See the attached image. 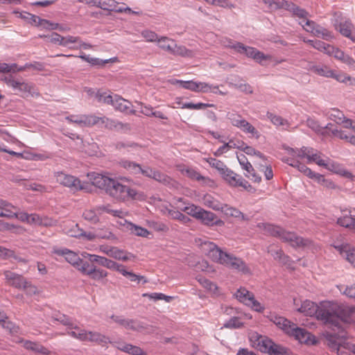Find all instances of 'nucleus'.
<instances>
[{
  "label": "nucleus",
  "instance_id": "8fccbe9b",
  "mask_svg": "<svg viewBox=\"0 0 355 355\" xmlns=\"http://www.w3.org/2000/svg\"><path fill=\"white\" fill-rule=\"evenodd\" d=\"M206 161L211 167L215 168L220 175H222L225 169L227 168L222 161L213 157H209L206 159Z\"/></svg>",
  "mask_w": 355,
  "mask_h": 355
},
{
  "label": "nucleus",
  "instance_id": "f704fd0d",
  "mask_svg": "<svg viewBox=\"0 0 355 355\" xmlns=\"http://www.w3.org/2000/svg\"><path fill=\"white\" fill-rule=\"evenodd\" d=\"M236 128L241 129L245 133L251 134L256 139H259L260 137V133L257 130V129L244 119L241 121Z\"/></svg>",
  "mask_w": 355,
  "mask_h": 355
},
{
  "label": "nucleus",
  "instance_id": "0eeeda50",
  "mask_svg": "<svg viewBox=\"0 0 355 355\" xmlns=\"http://www.w3.org/2000/svg\"><path fill=\"white\" fill-rule=\"evenodd\" d=\"M6 85L11 87L16 94L21 97L33 96L35 94L38 95L36 92L34 85L32 83L24 80L21 78H15L11 75L5 76L3 78Z\"/></svg>",
  "mask_w": 355,
  "mask_h": 355
},
{
  "label": "nucleus",
  "instance_id": "6ab92c4d",
  "mask_svg": "<svg viewBox=\"0 0 355 355\" xmlns=\"http://www.w3.org/2000/svg\"><path fill=\"white\" fill-rule=\"evenodd\" d=\"M354 25L350 20H345L335 25L336 29L344 37H348L355 43V36L352 35Z\"/></svg>",
  "mask_w": 355,
  "mask_h": 355
},
{
  "label": "nucleus",
  "instance_id": "c756f323",
  "mask_svg": "<svg viewBox=\"0 0 355 355\" xmlns=\"http://www.w3.org/2000/svg\"><path fill=\"white\" fill-rule=\"evenodd\" d=\"M24 347L28 350L33 351L35 353H40L44 355L49 354V350L40 344L39 343L33 342L31 340H26L24 342Z\"/></svg>",
  "mask_w": 355,
  "mask_h": 355
},
{
  "label": "nucleus",
  "instance_id": "c9c22d12",
  "mask_svg": "<svg viewBox=\"0 0 355 355\" xmlns=\"http://www.w3.org/2000/svg\"><path fill=\"white\" fill-rule=\"evenodd\" d=\"M123 225L126 226V228L130 230L132 234L136 236L148 238L150 234V232L146 229L136 225L135 223H123Z\"/></svg>",
  "mask_w": 355,
  "mask_h": 355
},
{
  "label": "nucleus",
  "instance_id": "c85d7f7f",
  "mask_svg": "<svg viewBox=\"0 0 355 355\" xmlns=\"http://www.w3.org/2000/svg\"><path fill=\"white\" fill-rule=\"evenodd\" d=\"M66 334L80 341L84 342L85 340H87L86 330L81 329L75 323L72 325V327H69V329L67 330Z\"/></svg>",
  "mask_w": 355,
  "mask_h": 355
},
{
  "label": "nucleus",
  "instance_id": "7c9ffc66",
  "mask_svg": "<svg viewBox=\"0 0 355 355\" xmlns=\"http://www.w3.org/2000/svg\"><path fill=\"white\" fill-rule=\"evenodd\" d=\"M221 176L230 186L234 187H237V184L239 183V179L241 178V175L235 173L228 168L225 169Z\"/></svg>",
  "mask_w": 355,
  "mask_h": 355
},
{
  "label": "nucleus",
  "instance_id": "f3484780",
  "mask_svg": "<svg viewBox=\"0 0 355 355\" xmlns=\"http://www.w3.org/2000/svg\"><path fill=\"white\" fill-rule=\"evenodd\" d=\"M5 277L8 284L15 288H24L26 287L27 282L20 275L10 271H6Z\"/></svg>",
  "mask_w": 355,
  "mask_h": 355
},
{
  "label": "nucleus",
  "instance_id": "69168bd1",
  "mask_svg": "<svg viewBox=\"0 0 355 355\" xmlns=\"http://www.w3.org/2000/svg\"><path fill=\"white\" fill-rule=\"evenodd\" d=\"M308 162H313L320 166H327L326 161L321 158L320 155L318 153H314L313 151L311 153V155H308Z\"/></svg>",
  "mask_w": 355,
  "mask_h": 355
},
{
  "label": "nucleus",
  "instance_id": "6e6d98bb",
  "mask_svg": "<svg viewBox=\"0 0 355 355\" xmlns=\"http://www.w3.org/2000/svg\"><path fill=\"white\" fill-rule=\"evenodd\" d=\"M107 272L101 268H98L96 266H94V268H92V270L90 271V274L89 275V277L94 280H100L105 277H107Z\"/></svg>",
  "mask_w": 355,
  "mask_h": 355
},
{
  "label": "nucleus",
  "instance_id": "bb28decb",
  "mask_svg": "<svg viewBox=\"0 0 355 355\" xmlns=\"http://www.w3.org/2000/svg\"><path fill=\"white\" fill-rule=\"evenodd\" d=\"M119 164L121 167L123 168L130 173L133 175H139V171H141L140 164L128 159H121L119 162Z\"/></svg>",
  "mask_w": 355,
  "mask_h": 355
},
{
  "label": "nucleus",
  "instance_id": "a19ab883",
  "mask_svg": "<svg viewBox=\"0 0 355 355\" xmlns=\"http://www.w3.org/2000/svg\"><path fill=\"white\" fill-rule=\"evenodd\" d=\"M110 257L125 261L131 259V258H133L134 256L131 253L125 252L117 248L116 247H114Z\"/></svg>",
  "mask_w": 355,
  "mask_h": 355
},
{
  "label": "nucleus",
  "instance_id": "6e6552de",
  "mask_svg": "<svg viewBox=\"0 0 355 355\" xmlns=\"http://www.w3.org/2000/svg\"><path fill=\"white\" fill-rule=\"evenodd\" d=\"M336 329L340 334V338L345 337V332L343 328V324H355V307L339 303L338 311V320Z\"/></svg>",
  "mask_w": 355,
  "mask_h": 355
},
{
  "label": "nucleus",
  "instance_id": "5701e85b",
  "mask_svg": "<svg viewBox=\"0 0 355 355\" xmlns=\"http://www.w3.org/2000/svg\"><path fill=\"white\" fill-rule=\"evenodd\" d=\"M82 60L89 62L92 66L101 67H103L105 64L110 62H114L116 60V58H113L110 59L101 60L96 58H91L89 55H86L84 53H81L80 55L78 56Z\"/></svg>",
  "mask_w": 355,
  "mask_h": 355
},
{
  "label": "nucleus",
  "instance_id": "4468645a",
  "mask_svg": "<svg viewBox=\"0 0 355 355\" xmlns=\"http://www.w3.org/2000/svg\"><path fill=\"white\" fill-rule=\"evenodd\" d=\"M55 178L57 182L64 187H69L73 191L83 189L80 180L73 175L66 174L63 172H57L55 173Z\"/></svg>",
  "mask_w": 355,
  "mask_h": 355
},
{
  "label": "nucleus",
  "instance_id": "9b49d317",
  "mask_svg": "<svg viewBox=\"0 0 355 355\" xmlns=\"http://www.w3.org/2000/svg\"><path fill=\"white\" fill-rule=\"evenodd\" d=\"M196 243H198L202 251L215 262L218 261L224 252L214 243L206 239H198V240H196Z\"/></svg>",
  "mask_w": 355,
  "mask_h": 355
},
{
  "label": "nucleus",
  "instance_id": "dca6fc26",
  "mask_svg": "<svg viewBox=\"0 0 355 355\" xmlns=\"http://www.w3.org/2000/svg\"><path fill=\"white\" fill-rule=\"evenodd\" d=\"M334 247L340 252V255L345 258L355 268V248L349 244L334 245Z\"/></svg>",
  "mask_w": 355,
  "mask_h": 355
},
{
  "label": "nucleus",
  "instance_id": "ea45409f",
  "mask_svg": "<svg viewBox=\"0 0 355 355\" xmlns=\"http://www.w3.org/2000/svg\"><path fill=\"white\" fill-rule=\"evenodd\" d=\"M122 326L128 329L139 332H146V327L144 326L143 323L137 320H125Z\"/></svg>",
  "mask_w": 355,
  "mask_h": 355
},
{
  "label": "nucleus",
  "instance_id": "4c0bfd02",
  "mask_svg": "<svg viewBox=\"0 0 355 355\" xmlns=\"http://www.w3.org/2000/svg\"><path fill=\"white\" fill-rule=\"evenodd\" d=\"M114 239V235L109 231L97 230L94 232H89L87 235V240H93L94 239Z\"/></svg>",
  "mask_w": 355,
  "mask_h": 355
},
{
  "label": "nucleus",
  "instance_id": "e433bc0d",
  "mask_svg": "<svg viewBox=\"0 0 355 355\" xmlns=\"http://www.w3.org/2000/svg\"><path fill=\"white\" fill-rule=\"evenodd\" d=\"M202 201L204 205L211 208L214 210H220V208H222V203H220L218 200L214 198L210 194H205L203 196L202 198Z\"/></svg>",
  "mask_w": 355,
  "mask_h": 355
},
{
  "label": "nucleus",
  "instance_id": "bf43d9fd",
  "mask_svg": "<svg viewBox=\"0 0 355 355\" xmlns=\"http://www.w3.org/2000/svg\"><path fill=\"white\" fill-rule=\"evenodd\" d=\"M237 159L243 169L245 170L248 173H250L251 171H253L252 164L248 162L245 155H237Z\"/></svg>",
  "mask_w": 355,
  "mask_h": 355
},
{
  "label": "nucleus",
  "instance_id": "774afa93",
  "mask_svg": "<svg viewBox=\"0 0 355 355\" xmlns=\"http://www.w3.org/2000/svg\"><path fill=\"white\" fill-rule=\"evenodd\" d=\"M199 283L206 289L215 293L216 291L218 289L217 286L210 280L200 277L198 279Z\"/></svg>",
  "mask_w": 355,
  "mask_h": 355
},
{
  "label": "nucleus",
  "instance_id": "72a5a7b5",
  "mask_svg": "<svg viewBox=\"0 0 355 355\" xmlns=\"http://www.w3.org/2000/svg\"><path fill=\"white\" fill-rule=\"evenodd\" d=\"M86 338L87 340H85V341L95 342L98 344H107V343H110L107 337L98 332L86 331Z\"/></svg>",
  "mask_w": 355,
  "mask_h": 355
},
{
  "label": "nucleus",
  "instance_id": "aec40b11",
  "mask_svg": "<svg viewBox=\"0 0 355 355\" xmlns=\"http://www.w3.org/2000/svg\"><path fill=\"white\" fill-rule=\"evenodd\" d=\"M50 41L53 43H58L61 46H67L69 44L79 42L80 37L71 35L63 37L57 33H53L51 35Z\"/></svg>",
  "mask_w": 355,
  "mask_h": 355
},
{
  "label": "nucleus",
  "instance_id": "09e8293b",
  "mask_svg": "<svg viewBox=\"0 0 355 355\" xmlns=\"http://www.w3.org/2000/svg\"><path fill=\"white\" fill-rule=\"evenodd\" d=\"M98 264L106 267L108 269L114 270L118 271L121 266L112 260L108 259L104 257H101Z\"/></svg>",
  "mask_w": 355,
  "mask_h": 355
},
{
  "label": "nucleus",
  "instance_id": "ddd939ff",
  "mask_svg": "<svg viewBox=\"0 0 355 355\" xmlns=\"http://www.w3.org/2000/svg\"><path fill=\"white\" fill-rule=\"evenodd\" d=\"M232 48L238 53H243L249 58H252L256 61L261 62L262 60H266L269 58L263 53L258 51L257 49L251 46H245L241 42H237L233 45Z\"/></svg>",
  "mask_w": 355,
  "mask_h": 355
},
{
  "label": "nucleus",
  "instance_id": "473e14b6",
  "mask_svg": "<svg viewBox=\"0 0 355 355\" xmlns=\"http://www.w3.org/2000/svg\"><path fill=\"white\" fill-rule=\"evenodd\" d=\"M118 272H120L122 275L128 278L131 282H137V283H139L142 281L143 284L148 282V280L144 276L137 275L132 272L127 271L125 267L123 265L121 266Z\"/></svg>",
  "mask_w": 355,
  "mask_h": 355
},
{
  "label": "nucleus",
  "instance_id": "39448f33",
  "mask_svg": "<svg viewBox=\"0 0 355 355\" xmlns=\"http://www.w3.org/2000/svg\"><path fill=\"white\" fill-rule=\"evenodd\" d=\"M250 340L252 345L261 352L267 353L269 355H292L289 348L276 344L268 338L257 333L251 335Z\"/></svg>",
  "mask_w": 355,
  "mask_h": 355
},
{
  "label": "nucleus",
  "instance_id": "a18cd8bd",
  "mask_svg": "<svg viewBox=\"0 0 355 355\" xmlns=\"http://www.w3.org/2000/svg\"><path fill=\"white\" fill-rule=\"evenodd\" d=\"M313 35L323 40H329L332 39V33L327 28L317 24Z\"/></svg>",
  "mask_w": 355,
  "mask_h": 355
},
{
  "label": "nucleus",
  "instance_id": "393cba45",
  "mask_svg": "<svg viewBox=\"0 0 355 355\" xmlns=\"http://www.w3.org/2000/svg\"><path fill=\"white\" fill-rule=\"evenodd\" d=\"M56 252L64 256L65 260L75 268H76L78 262H80V258L78 254L68 249L59 250Z\"/></svg>",
  "mask_w": 355,
  "mask_h": 355
},
{
  "label": "nucleus",
  "instance_id": "f8f14e48",
  "mask_svg": "<svg viewBox=\"0 0 355 355\" xmlns=\"http://www.w3.org/2000/svg\"><path fill=\"white\" fill-rule=\"evenodd\" d=\"M184 211L189 215L202 222H212L214 220L215 214L211 211H206L200 207L190 205L184 207Z\"/></svg>",
  "mask_w": 355,
  "mask_h": 355
},
{
  "label": "nucleus",
  "instance_id": "a211bd4d",
  "mask_svg": "<svg viewBox=\"0 0 355 355\" xmlns=\"http://www.w3.org/2000/svg\"><path fill=\"white\" fill-rule=\"evenodd\" d=\"M67 120L78 124L81 127L83 126H92L96 124V119L94 117V115H83L80 116H69L67 117Z\"/></svg>",
  "mask_w": 355,
  "mask_h": 355
},
{
  "label": "nucleus",
  "instance_id": "680f3d73",
  "mask_svg": "<svg viewBox=\"0 0 355 355\" xmlns=\"http://www.w3.org/2000/svg\"><path fill=\"white\" fill-rule=\"evenodd\" d=\"M243 323L239 318L233 317L224 324V327L229 329H238L243 326Z\"/></svg>",
  "mask_w": 355,
  "mask_h": 355
},
{
  "label": "nucleus",
  "instance_id": "338daca9",
  "mask_svg": "<svg viewBox=\"0 0 355 355\" xmlns=\"http://www.w3.org/2000/svg\"><path fill=\"white\" fill-rule=\"evenodd\" d=\"M151 178L164 184H169L171 181V178L168 175L158 171H154Z\"/></svg>",
  "mask_w": 355,
  "mask_h": 355
},
{
  "label": "nucleus",
  "instance_id": "79ce46f5",
  "mask_svg": "<svg viewBox=\"0 0 355 355\" xmlns=\"http://www.w3.org/2000/svg\"><path fill=\"white\" fill-rule=\"evenodd\" d=\"M313 151V149L311 148L302 147L300 149H294L292 148H289L288 149V152L290 155L293 156H297L300 158L306 157L308 159V155H311V153Z\"/></svg>",
  "mask_w": 355,
  "mask_h": 355
},
{
  "label": "nucleus",
  "instance_id": "5fc2aeb1",
  "mask_svg": "<svg viewBox=\"0 0 355 355\" xmlns=\"http://www.w3.org/2000/svg\"><path fill=\"white\" fill-rule=\"evenodd\" d=\"M130 102L126 101L125 99L122 98H118L116 96L115 99H114L113 106L116 107V109L121 111V112H127L129 109Z\"/></svg>",
  "mask_w": 355,
  "mask_h": 355
},
{
  "label": "nucleus",
  "instance_id": "b1692460",
  "mask_svg": "<svg viewBox=\"0 0 355 355\" xmlns=\"http://www.w3.org/2000/svg\"><path fill=\"white\" fill-rule=\"evenodd\" d=\"M140 106V112L147 116H154L161 119H167V116L160 111H153V108L150 105H145L141 102L137 103Z\"/></svg>",
  "mask_w": 355,
  "mask_h": 355
},
{
  "label": "nucleus",
  "instance_id": "49530a36",
  "mask_svg": "<svg viewBox=\"0 0 355 355\" xmlns=\"http://www.w3.org/2000/svg\"><path fill=\"white\" fill-rule=\"evenodd\" d=\"M311 69L315 73L327 78H330L334 75V70L327 66L315 65Z\"/></svg>",
  "mask_w": 355,
  "mask_h": 355
},
{
  "label": "nucleus",
  "instance_id": "3c124183",
  "mask_svg": "<svg viewBox=\"0 0 355 355\" xmlns=\"http://www.w3.org/2000/svg\"><path fill=\"white\" fill-rule=\"evenodd\" d=\"M94 267V265H92L88 261L80 259V262H78L76 268L80 271L83 275L89 276L90 271L92 270V268Z\"/></svg>",
  "mask_w": 355,
  "mask_h": 355
},
{
  "label": "nucleus",
  "instance_id": "e2e57ef3",
  "mask_svg": "<svg viewBox=\"0 0 355 355\" xmlns=\"http://www.w3.org/2000/svg\"><path fill=\"white\" fill-rule=\"evenodd\" d=\"M98 3V8L105 10L112 11V9H114V6H117V2L115 0H99Z\"/></svg>",
  "mask_w": 355,
  "mask_h": 355
},
{
  "label": "nucleus",
  "instance_id": "052dcab7",
  "mask_svg": "<svg viewBox=\"0 0 355 355\" xmlns=\"http://www.w3.org/2000/svg\"><path fill=\"white\" fill-rule=\"evenodd\" d=\"M177 83H178L180 84V85L184 89H189L192 92H198V83H197V82H195L193 80H187V81L177 80Z\"/></svg>",
  "mask_w": 355,
  "mask_h": 355
},
{
  "label": "nucleus",
  "instance_id": "4be33fe9",
  "mask_svg": "<svg viewBox=\"0 0 355 355\" xmlns=\"http://www.w3.org/2000/svg\"><path fill=\"white\" fill-rule=\"evenodd\" d=\"M290 166L297 168L299 171L303 173L304 175L311 178H315L318 180V181H320L321 180H324L323 175L314 173L309 168L299 161H293V162L290 164Z\"/></svg>",
  "mask_w": 355,
  "mask_h": 355
},
{
  "label": "nucleus",
  "instance_id": "2f4dec72",
  "mask_svg": "<svg viewBox=\"0 0 355 355\" xmlns=\"http://www.w3.org/2000/svg\"><path fill=\"white\" fill-rule=\"evenodd\" d=\"M0 325L7 330L11 336L17 335L19 333V327L10 321L7 315L4 313V318H2Z\"/></svg>",
  "mask_w": 355,
  "mask_h": 355
},
{
  "label": "nucleus",
  "instance_id": "423d86ee",
  "mask_svg": "<svg viewBox=\"0 0 355 355\" xmlns=\"http://www.w3.org/2000/svg\"><path fill=\"white\" fill-rule=\"evenodd\" d=\"M0 217L15 218L21 222H42V218L36 214H28L3 200H0Z\"/></svg>",
  "mask_w": 355,
  "mask_h": 355
},
{
  "label": "nucleus",
  "instance_id": "c03bdc74",
  "mask_svg": "<svg viewBox=\"0 0 355 355\" xmlns=\"http://www.w3.org/2000/svg\"><path fill=\"white\" fill-rule=\"evenodd\" d=\"M52 318L54 320L58 321L62 324L66 326L67 330L69 329V327H72V325L74 324L72 318H69L67 315L60 313H56L53 314Z\"/></svg>",
  "mask_w": 355,
  "mask_h": 355
},
{
  "label": "nucleus",
  "instance_id": "a878e982",
  "mask_svg": "<svg viewBox=\"0 0 355 355\" xmlns=\"http://www.w3.org/2000/svg\"><path fill=\"white\" fill-rule=\"evenodd\" d=\"M117 349L131 355H146V352L139 347L128 343H118Z\"/></svg>",
  "mask_w": 355,
  "mask_h": 355
},
{
  "label": "nucleus",
  "instance_id": "f03ea898",
  "mask_svg": "<svg viewBox=\"0 0 355 355\" xmlns=\"http://www.w3.org/2000/svg\"><path fill=\"white\" fill-rule=\"evenodd\" d=\"M339 303L330 301L321 302L320 305L310 301H304L298 311L308 316H315L318 320L336 330Z\"/></svg>",
  "mask_w": 355,
  "mask_h": 355
},
{
  "label": "nucleus",
  "instance_id": "603ef678",
  "mask_svg": "<svg viewBox=\"0 0 355 355\" xmlns=\"http://www.w3.org/2000/svg\"><path fill=\"white\" fill-rule=\"evenodd\" d=\"M216 107L214 104L210 103H185L182 104V109H191V110H201V109H205L207 107Z\"/></svg>",
  "mask_w": 355,
  "mask_h": 355
},
{
  "label": "nucleus",
  "instance_id": "4d7b16f0",
  "mask_svg": "<svg viewBox=\"0 0 355 355\" xmlns=\"http://www.w3.org/2000/svg\"><path fill=\"white\" fill-rule=\"evenodd\" d=\"M143 296L155 301L164 300L167 302H171L173 298L171 296L166 295L162 293H144Z\"/></svg>",
  "mask_w": 355,
  "mask_h": 355
},
{
  "label": "nucleus",
  "instance_id": "7ed1b4c3",
  "mask_svg": "<svg viewBox=\"0 0 355 355\" xmlns=\"http://www.w3.org/2000/svg\"><path fill=\"white\" fill-rule=\"evenodd\" d=\"M261 225L259 227H263L268 234L279 238L283 242L289 243L295 249H316L313 241L309 239L297 236L295 232L286 231L273 223H261Z\"/></svg>",
  "mask_w": 355,
  "mask_h": 355
},
{
  "label": "nucleus",
  "instance_id": "1a4fd4ad",
  "mask_svg": "<svg viewBox=\"0 0 355 355\" xmlns=\"http://www.w3.org/2000/svg\"><path fill=\"white\" fill-rule=\"evenodd\" d=\"M217 263L224 265L230 268L236 270L243 274L250 273L249 267L243 260L226 252H224L223 254H222V256Z\"/></svg>",
  "mask_w": 355,
  "mask_h": 355
},
{
  "label": "nucleus",
  "instance_id": "0e129e2a",
  "mask_svg": "<svg viewBox=\"0 0 355 355\" xmlns=\"http://www.w3.org/2000/svg\"><path fill=\"white\" fill-rule=\"evenodd\" d=\"M242 151H243L245 154L249 155H256L257 157H259L263 160L266 159V156L263 153H261L259 150H257L252 146H247L245 144H244Z\"/></svg>",
  "mask_w": 355,
  "mask_h": 355
},
{
  "label": "nucleus",
  "instance_id": "9d476101",
  "mask_svg": "<svg viewBox=\"0 0 355 355\" xmlns=\"http://www.w3.org/2000/svg\"><path fill=\"white\" fill-rule=\"evenodd\" d=\"M236 297L246 306L257 312H262L264 306L255 300L254 294L245 288H240L235 293Z\"/></svg>",
  "mask_w": 355,
  "mask_h": 355
},
{
  "label": "nucleus",
  "instance_id": "13d9d810",
  "mask_svg": "<svg viewBox=\"0 0 355 355\" xmlns=\"http://www.w3.org/2000/svg\"><path fill=\"white\" fill-rule=\"evenodd\" d=\"M226 116H227V119L228 120H230L232 125L235 127H237L238 125L239 124V123L241 122V121L243 119L242 116L240 115L239 113H237L235 111H231V112H227Z\"/></svg>",
  "mask_w": 355,
  "mask_h": 355
},
{
  "label": "nucleus",
  "instance_id": "412c9836",
  "mask_svg": "<svg viewBox=\"0 0 355 355\" xmlns=\"http://www.w3.org/2000/svg\"><path fill=\"white\" fill-rule=\"evenodd\" d=\"M94 117L96 119V124L101 123V124L104 125L105 128L110 130L123 129V127L125 125L121 122L110 119L105 116L98 117L96 116H94Z\"/></svg>",
  "mask_w": 355,
  "mask_h": 355
},
{
  "label": "nucleus",
  "instance_id": "58836bf2",
  "mask_svg": "<svg viewBox=\"0 0 355 355\" xmlns=\"http://www.w3.org/2000/svg\"><path fill=\"white\" fill-rule=\"evenodd\" d=\"M122 326L128 329L139 332H146V327L144 326L143 323L137 320H125Z\"/></svg>",
  "mask_w": 355,
  "mask_h": 355
},
{
  "label": "nucleus",
  "instance_id": "f257e3e1",
  "mask_svg": "<svg viewBox=\"0 0 355 355\" xmlns=\"http://www.w3.org/2000/svg\"><path fill=\"white\" fill-rule=\"evenodd\" d=\"M92 184L105 191L112 198L125 201L130 198H135L137 196L135 189L125 185V182H130V179L122 177L120 178H111L101 174H95L90 178Z\"/></svg>",
  "mask_w": 355,
  "mask_h": 355
},
{
  "label": "nucleus",
  "instance_id": "2eb2a0df",
  "mask_svg": "<svg viewBox=\"0 0 355 355\" xmlns=\"http://www.w3.org/2000/svg\"><path fill=\"white\" fill-rule=\"evenodd\" d=\"M325 115L338 124L343 123L345 128H349L352 125V120L347 119L343 112L337 108L329 109L326 111Z\"/></svg>",
  "mask_w": 355,
  "mask_h": 355
},
{
  "label": "nucleus",
  "instance_id": "20e7f679",
  "mask_svg": "<svg viewBox=\"0 0 355 355\" xmlns=\"http://www.w3.org/2000/svg\"><path fill=\"white\" fill-rule=\"evenodd\" d=\"M272 320L285 334L293 337L299 343L306 345H313L317 343L315 336L306 329L298 327L295 323L288 319L281 316H275Z\"/></svg>",
  "mask_w": 355,
  "mask_h": 355
},
{
  "label": "nucleus",
  "instance_id": "cd10ccee",
  "mask_svg": "<svg viewBox=\"0 0 355 355\" xmlns=\"http://www.w3.org/2000/svg\"><path fill=\"white\" fill-rule=\"evenodd\" d=\"M64 231L66 234L71 237L84 236L87 239L88 232L79 227L78 223H70L69 227H65Z\"/></svg>",
  "mask_w": 355,
  "mask_h": 355
},
{
  "label": "nucleus",
  "instance_id": "37998d69",
  "mask_svg": "<svg viewBox=\"0 0 355 355\" xmlns=\"http://www.w3.org/2000/svg\"><path fill=\"white\" fill-rule=\"evenodd\" d=\"M171 53L175 55H180L187 58L192 57L193 55V53L191 50L187 49L184 46H178L175 42Z\"/></svg>",
  "mask_w": 355,
  "mask_h": 355
},
{
  "label": "nucleus",
  "instance_id": "de8ad7c7",
  "mask_svg": "<svg viewBox=\"0 0 355 355\" xmlns=\"http://www.w3.org/2000/svg\"><path fill=\"white\" fill-rule=\"evenodd\" d=\"M157 42L159 48L171 53L174 45V40L167 37H162L161 38H159Z\"/></svg>",
  "mask_w": 355,
  "mask_h": 355
},
{
  "label": "nucleus",
  "instance_id": "864d4df0",
  "mask_svg": "<svg viewBox=\"0 0 355 355\" xmlns=\"http://www.w3.org/2000/svg\"><path fill=\"white\" fill-rule=\"evenodd\" d=\"M95 97L99 103H103L108 105L114 104V98L110 95L107 94L106 92H101L98 91L95 93Z\"/></svg>",
  "mask_w": 355,
  "mask_h": 355
}]
</instances>
